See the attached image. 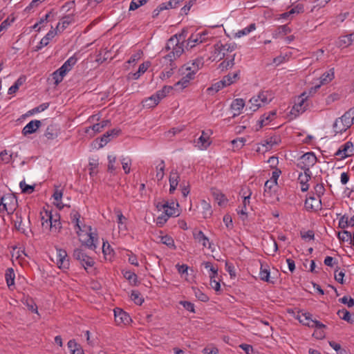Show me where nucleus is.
<instances>
[{"label":"nucleus","instance_id":"nucleus-1","mask_svg":"<svg viewBox=\"0 0 354 354\" xmlns=\"http://www.w3.org/2000/svg\"><path fill=\"white\" fill-rule=\"evenodd\" d=\"M80 218L78 212H75L72 216V223L79 239L88 249L95 250L97 248V235L92 232L91 226L83 224Z\"/></svg>","mask_w":354,"mask_h":354},{"label":"nucleus","instance_id":"nucleus-2","mask_svg":"<svg viewBox=\"0 0 354 354\" xmlns=\"http://www.w3.org/2000/svg\"><path fill=\"white\" fill-rule=\"evenodd\" d=\"M156 206L158 211L162 212L156 218V224L159 227H162L169 217L178 216L179 215V211L177 208L178 204L174 201L171 203H169L168 201L165 202H158Z\"/></svg>","mask_w":354,"mask_h":354},{"label":"nucleus","instance_id":"nucleus-3","mask_svg":"<svg viewBox=\"0 0 354 354\" xmlns=\"http://www.w3.org/2000/svg\"><path fill=\"white\" fill-rule=\"evenodd\" d=\"M272 99V95L268 91H261L257 96L249 100V109L254 112L261 106L268 104Z\"/></svg>","mask_w":354,"mask_h":354},{"label":"nucleus","instance_id":"nucleus-4","mask_svg":"<svg viewBox=\"0 0 354 354\" xmlns=\"http://www.w3.org/2000/svg\"><path fill=\"white\" fill-rule=\"evenodd\" d=\"M214 59L221 60L227 55V53H232L236 49V44L228 43L223 44L221 41H218L214 44Z\"/></svg>","mask_w":354,"mask_h":354},{"label":"nucleus","instance_id":"nucleus-5","mask_svg":"<svg viewBox=\"0 0 354 354\" xmlns=\"http://www.w3.org/2000/svg\"><path fill=\"white\" fill-rule=\"evenodd\" d=\"M73 256L74 259L80 263V264L86 270L88 269V268H91L95 264V261L93 259L87 255L83 251V250L80 248L74 250Z\"/></svg>","mask_w":354,"mask_h":354},{"label":"nucleus","instance_id":"nucleus-6","mask_svg":"<svg viewBox=\"0 0 354 354\" xmlns=\"http://www.w3.org/2000/svg\"><path fill=\"white\" fill-rule=\"evenodd\" d=\"M297 319L300 323L308 327L316 328L317 329L326 328L324 324L317 320L313 319L312 314L310 313H304L301 315H298Z\"/></svg>","mask_w":354,"mask_h":354},{"label":"nucleus","instance_id":"nucleus-7","mask_svg":"<svg viewBox=\"0 0 354 354\" xmlns=\"http://www.w3.org/2000/svg\"><path fill=\"white\" fill-rule=\"evenodd\" d=\"M317 162V157L313 152H308L301 156L298 166L304 171H310V168Z\"/></svg>","mask_w":354,"mask_h":354},{"label":"nucleus","instance_id":"nucleus-8","mask_svg":"<svg viewBox=\"0 0 354 354\" xmlns=\"http://www.w3.org/2000/svg\"><path fill=\"white\" fill-rule=\"evenodd\" d=\"M15 218H12L14 225L16 230L19 232L28 236L29 234H31V230L30 229V221L23 222L21 214L19 212H16L14 214Z\"/></svg>","mask_w":354,"mask_h":354},{"label":"nucleus","instance_id":"nucleus-9","mask_svg":"<svg viewBox=\"0 0 354 354\" xmlns=\"http://www.w3.org/2000/svg\"><path fill=\"white\" fill-rule=\"evenodd\" d=\"M203 59L202 57H198L183 66L180 70L183 74L185 71H187L192 73L193 75H194L196 73L203 67Z\"/></svg>","mask_w":354,"mask_h":354},{"label":"nucleus","instance_id":"nucleus-10","mask_svg":"<svg viewBox=\"0 0 354 354\" xmlns=\"http://www.w3.org/2000/svg\"><path fill=\"white\" fill-rule=\"evenodd\" d=\"M114 316L115 322L117 325H127L131 322V319L129 314L119 308H115L114 309Z\"/></svg>","mask_w":354,"mask_h":354},{"label":"nucleus","instance_id":"nucleus-11","mask_svg":"<svg viewBox=\"0 0 354 354\" xmlns=\"http://www.w3.org/2000/svg\"><path fill=\"white\" fill-rule=\"evenodd\" d=\"M353 152V145L351 142L348 141L339 147V149L335 152V156H339L340 159H344L351 156Z\"/></svg>","mask_w":354,"mask_h":354},{"label":"nucleus","instance_id":"nucleus-12","mask_svg":"<svg viewBox=\"0 0 354 354\" xmlns=\"http://www.w3.org/2000/svg\"><path fill=\"white\" fill-rule=\"evenodd\" d=\"M45 225V230H48L52 234H57L62 228L59 216L57 214H54L49 223H46Z\"/></svg>","mask_w":354,"mask_h":354},{"label":"nucleus","instance_id":"nucleus-13","mask_svg":"<svg viewBox=\"0 0 354 354\" xmlns=\"http://www.w3.org/2000/svg\"><path fill=\"white\" fill-rule=\"evenodd\" d=\"M66 250L57 249V264L59 268L67 269L69 266V260Z\"/></svg>","mask_w":354,"mask_h":354},{"label":"nucleus","instance_id":"nucleus-14","mask_svg":"<svg viewBox=\"0 0 354 354\" xmlns=\"http://www.w3.org/2000/svg\"><path fill=\"white\" fill-rule=\"evenodd\" d=\"M193 236L196 241L202 243L203 248H211L212 243L201 230H197L195 229L193 231Z\"/></svg>","mask_w":354,"mask_h":354},{"label":"nucleus","instance_id":"nucleus-15","mask_svg":"<svg viewBox=\"0 0 354 354\" xmlns=\"http://www.w3.org/2000/svg\"><path fill=\"white\" fill-rule=\"evenodd\" d=\"M41 122L40 120H35L28 122L23 129L22 133L26 136L28 134L33 133L41 127Z\"/></svg>","mask_w":354,"mask_h":354},{"label":"nucleus","instance_id":"nucleus-16","mask_svg":"<svg viewBox=\"0 0 354 354\" xmlns=\"http://www.w3.org/2000/svg\"><path fill=\"white\" fill-rule=\"evenodd\" d=\"M75 21L74 14H68L67 15L64 16L58 23L57 26V30L58 31H63L65 28L68 27V25L73 23Z\"/></svg>","mask_w":354,"mask_h":354},{"label":"nucleus","instance_id":"nucleus-17","mask_svg":"<svg viewBox=\"0 0 354 354\" xmlns=\"http://www.w3.org/2000/svg\"><path fill=\"white\" fill-rule=\"evenodd\" d=\"M311 178V171L307 172L304 171V174H300L298 177V181L301 185L300 188L302 192H306L308 189L309 185L308 182Z\"/></svg>","mask_w":354,"mask_h":354},{"label":"nucleus","instance_id":"nucleus-18","mask_svg":"<svg viewBox=\"0 0 354 354\" xmlns=\"http://www.w3.org/2000/svg\"><path fill=\"white\" fill-rule=\"evenodd\" d=\"M244 106L245 102L243 99L237 98L234 100L230 106L231 109L233 111L232 118L239 115Z\"/></svg>","mask_w":354,"mask_h":354},{"label":"nucleus","instance_id":"nucleus-19","mask_svg":"<svg viewBox=\"0 0 354 354\" xmlns=\"http://www.w3.org/2000/svg\"><path fill=\"white\" fill-rule=\"evenodd\" d=\"M4 201L0 202V214L2 210H6L8 214H13L18 206V201H10V203H4Z\"/></svg>","mask_w":354,"mask_h":354},{"label":"nucleus","instance_id":"nucleus-20","mask_svg":"<svg viewBox=\"0 0 354 354\" xmlns=\"http://www.w3.org/2000/svg\"><path fill=\"white\" fill-rule=\"evenodd\" d=\"M322 201H305L304 207L307 211L318 212L322 209Z\"/></svg>","mask_w":354,"mask_h":354},{"label":"nucleus","instance_id":"nucleus-21","mask_svg":"<svg viewBox=\"0 0 354 354\" xmlns=\"http://www.w3.org/2000/svg\"><path fill=\"white\" fill-rule=\"evenodd\" d=\"M205 33L192 34L187 41V46L193 48L196 44L202 43L205 40Z\"/></svg>","mask_w":354,"mask_h":354},{"label":"nucleus","instance_id":"nucleus-22","mask_svg":"<svg viewBox=\"0 0 354 354\" xmlns=\"http://www.w3.org/2000/svg\"><path fill=\"white\" fill-rule=\"evenodd\" d=\"M187 30L183 29L180 34L176 35L169 39L167 44V48L170 49V46H174L176 41L183 43L187 37Z\"/></svg>","mask_w":354,"mask_h":354},{"label":"nucleus","instance_id":"nucleus-23","mask_svg":"<svg viewBox=\"0 0 354 354\" xmlns=\"http://www.w3.org/2000/svg\"><path fill=\"white\" fill-rule=\"evenodd\" d=\"M350 127L349 122L346 123V125L343 124L342 120L336 119L333 124V131L335 136L337 133H342L346 131Z\"/></svg>","mask_w":354,"mask_h":354},{"label":"nucleus","instance_id":"nucleus-24","mask_svg":"<svg viewBox=\"0 0 354 354\" xmlns=\"http://www.w3.org/2000/svg\"><path fill=\"white\" fill-rule=\"evenodd\" d=\"M59 129L55 124H50L48 126L44 136L48 140H53L58 136Z\"/></svg>","mask_w":354,"mask_h":354},{"label":"nucleus","instance_id":"nucleus-25","mask_svg":"<svg viewBox=\"0 0 354 354\" xmlns=\"http://www.w3.org/2000/svg\"><path fill=\"white\" fill-rule=\"evenodd\" d=\"M53 215L54 214H52V211L49 210L48 209L44 208L40 212V218L41 221V225H42L43 229L45 230V228H46L45 224L49 223L50 220H52V217L53 216Z\"/></svg>","mask_w":354,"mask_h":354},{"label":"nucleus","instance_id":"nucleus-26","mask_svg":"<svg viewBox=\"0 0 354 354\" xmlns=\"http://www.w3.org/2000/svg\"><path fill=\"white\" fill-rule=\"evenodd\" d=\"M250 205V201H243V205L236 209L237 214L240 219L245 221L248 218V205Z\"/></svg>","mask_w":354,"mask_h":354},{"label":"nucleus","instance_id":"nucleus-27","mask_svg":"<svg viewBox=\"0 0 354 354\" xmlns=\"http://www.w3.org/2000/svg\"><path fill=\"white\" fill-rule=\"evenodd\" d=\"M194 76L192 73H187L184 77H183L178 82H177L174 84V88H177L178 86H181L182 88H186L190 80L194 79Z\"/></svg>","mask_w":354,"mask_h":354},{"label":"nucleus","instance_id":"nucleus-28","mask_svg":"<svg viewBox=\"0 0 354 354\" xmlns=\"http://www.w3.org/2000/svg\"><path fill=\"white\" fill-rule=\"evenodd\" d=\"M120 130H117L115 129H112L111 131H107L106 133H104L102 137L101 138V147L105 145L111 140V137L113 138L116 136H118L120 133Z\"/></svg>","mask_w":354,"mask_h":354},{"label":"nucleus","instance_id":"nucleus-29","mask_svg":"<svg viewBox=\"0 0 354 354\" xmlns=\"http://www.w3.org/2000/svg\"><path fill=\"white\" fill-rule=\"evenodd\" d=\"M239 79V71H236L225 75L222 80L227 86L236 82Z\"/></svg>","mask_w":354,"mask_h":354},{"label":"nucleus","instance_id":"nucleus-30","mask_svg":"<svg viewBox=\"0 0 354 354\" xmlns=\"http://www.w3.org/2000/svg\"><path fill=\"white\" fill-rule=\"evenodd\" d=\"M337 314L342 319H344L350 324L354 323V314L352 315L346 309L343 308L342 310H339Z\"/></svg>","mask_w":354,"mask_h":354},{"label":"nucleus","instance_id":"nucleus-31","mask_svg":"<svg viewBox=\"0 0 354 354\" xmlns=\"http://www.w3.org/2000/svg\"><path fill=\"white\" fill-rule=\"evenodd\" d=\"M334 78V69L331 68L329 71L324 73L321 77L319 80V84L324 85L331 82Z\"/></svg>","mask_w":354,"mask_h":354},{"label":"nucleus","instance_id":"nucleus-32","mask_svg":"<svg viewBox=\"0 0 354 354\" xmlns=\"http://www.w3.org/2000/svg\"><path fill=\"white\" fill-rule=\"evenodd\" d=\"M227 86L223 80L216 82L212 86L207 89V92L209 95H214L223 88Z\"/></svg>","mask_w":354,"mask_h":354},{"label":"nucleus","instance_id":"nucleus-33","mask_svg":"<svg viewBox=\"0 0 354 354\" xmlns=\"http://www.w3.org/2000/svg\"><path fill=\"white\" fill-rule=\"evenodd\" d=\"M354 119V107L351 109L349 111L346 112L341 118H339L338 120H342L343 124L346 125V123H348L350 127L353 124V120Z\"/></svg>","mask_w":354,"mask_h":354},{"label":"nucleus","instance_id":"nucleus-34","mask_svg":"<svg viewBox=\"0 0 354 354\" xmlns=\"http://www.w3.org/2000/svg\"><path fill=\"white\" fill-rule=\"evenodd\" d=\"M276 115V111H270L268 113H264L259 121L260 127H263V125L268 124L270 121H272L274 117Z\"/></svg>","mask_w":354,"mask_h":354},{"label":"nucleus","instance_id":"nucleus-35","mask_svg":"<svg viewBox=\"0 0 354 354\" xmlns=\"http://www.w3.org/2000/svg\"><path fill=\"white\" fill-rule=\"evenodd\" d=\"M66 75V71H63L61 67L55 71L53 74V79L55 80V84L58 85L64 79V77Z\"/></svg>","mask_w":354,"mask_h":354},{"label":"nucleus","instance_id":"nucleus-36","mask_svg":"<svg viewBox=\"0 0 354 354\" xmlns=\"http://www.w3.org/2000/svg\"><path fill=\"white\" fill-rule=\"evenodd\" d=\"M197 144L201 149H206L210 144L208 136L202 131V135L198 138Z\"/></svg>","mask_w":354,"mask_h":354},{"label":"nucleus","instance_id":"nucleus-37","mask_svg":"<svg viewBox=\"0 0 354 354\" xmlns=\"http://www.w3.org/2000/svg\"><path fill=\"white\" fill-rule=\"evenodd\" d=\"M77 61V59L75 56H72L64 63L61 68H63V71H66V73H67L72 69Z\"/></svg>","mask_w":354,"mask_h":354},{"label":"nucleus","instance_id":"nucleus-38","mask_svg":"<svg viewBox=\"0 0 354 354\" xmlns=\"http://www.w3.org/2000/svg\"><path fill=\"white\" fill-rule=\"evenodd\" d=\"M148 66L145 64H142L140 65L138 71L136 73H129L128 75V79L137 80L140 77V75L144 73L147 70Z\"/></svg>","mask_w":354,"mask_h":354},{"label":"nucleus","instance_id":"nucleus-39","mask_svg":"<svg viewBox=\"0 0 354 354\" xmlns=\"http://www.w3.org/2000/svg\"><path fill=\"white\" fill-rule=\"evenodd\" d=\"M5 277L9 288L15 284V272L12 268H8L6 270Z\"/></svg>","mask_w":354,"mask_h":354},{"label":"nucleus","instance_id":"nucleus-40","mask_svg":"<svg viewBox=\"0 0 354 354\" xmlns=\"http://www.w3.org/2000/svg\"><path fill=\"white\" fill-rule=\"evenodd\" d=\"M180 42L176 41L174 46H170V48L172 47V52H171V53L173 54V56L174 57H180L183 54V53L184 51L183 45H182V44H180Z\"/></svg>","mask_w":354,"mask_h":354},{"label":"nucleus","instance_id":"nucleus-41","mask_svg":"<svg viewBox=\"0 0 354 354\" xmlns=\"http://www.w3.org/2000/svg\"><path fill=\"white\" fill-rule=\"evenodd\" d=\"M201 207L203 209V214L205 218L212 215V207L209 203L207 202V201H201Z\"/></svg>","mask_w":354,"mask_h":354},{"label":"nucleus","instance_id":"nucleus-42","mask_svg":"<svg viewBox=\"0 0 354 354\" xmlns=\"http://www.w3.org/2000/svg\"><path fill=\"white\" fill-rule=\"evenodd\" d=\"M305 95V93H304L300 99H299V102L295 104L293 106V109L296 110L297 112H304L306 110V106H304L306 103V98H304L303 96Z\"/></svg>","mask_w":354,"mask_h":354},{"label":"nucleus","instance_id":"nucleus-43","mask_svg":"<svg viewBox=\"0 0 354 354\" xmlns=\"http://www.w3.org/2000/svg\"><path fill=\"white\" fill-rule=\"evenodd\" d=\"M234 57H235V54H234L230 59L229 60H227V61H223V62H221L219 65V68L221 70V71H223V70H227L228 68H231L234 65Z\"/></svg>","mask_w":354,"mask_h":354},{"label":"nucleus","instance_id":"nucleus-44","mask_svg":"<svg viewBox=\"0 0 354 354\" xmlns=\"http://www.w3.org/2000/svg\"><path fill=\"white\" fill-rule=\"evenodd\" d=\"M159 102L156 100L154 95H151V97L143 100L142 104L143 106L146 108H151L156 106Z\"/></svg>","mask_w":354,"mask_h":354},{"label":"nucleus","instance_id":"nucleus-45","mask_svg":"<svg viewBox=\"0 0 354 354\" xmlns=\"http://www.w3.org/2000/svg\"><path fill=\"white\" fill-rule=\"evenodd\" d=\"M102 252L106 259H111L113 255V250L111 248L110 245L107 243V245L104 242L102 245Z\"/></svg>","mask_w":354,"mask_h":354},{"label":"nucleus","instance_id":"nucleus-46","mask_svg":"<svg viewBox=\"0 0 354 354\" xmlns=\"http://www.w3.org/2000/svg\"><path fill=\"white\" fill-rule=\"evenodd\" d=\"M131 299L137 305H141L144 301V299L142 297L140 293L136 290H132L131 294Z\"/></svg>","mask_w":354,"mask_h":354},{"label":"nucleus","instance_id":"nucleus-47","mask_svg":"<svg viewBox=\"0 0 354 354\" xmlns=\"http://www.w3.org/2000/svg\"><path fill=\"white\" fill-rule=\"evenodd\" d=\"M124 277L127 279L131 284L136 285L137 282V275L131 271H125L124 272Z\"/></svg>","mask_w":354,"mask_h":354},{"label":"nucleus","instance_id":"nucleus-48","mask_svg":"<svg viewBox=\"0 0 354 354\" xmlns=\"http://www.w3.org/2000/svg\"><path fill=\"white\" fill-rule=\"evenodd\" d=\"M203 265L206 269H209L211 273L209 274L210 278H214L218 275V269L215 268L211 262L206 261L203 263Z\"/></svg>","mask_w":354,"mask_h":354},{"label":"nucleus","instance_id":"nucleus-49","mask_svg":"<svg viewBox=\"0 0 354 354\" xmlns=\"http://www.w3.org/2000/svg\"><path fill=\"white\" fill-rule=\"evenodd\" d=\"M256 29V25L255 24H251L249 26L245 28L244 29L241 30H239L236 35L238 37H241V36H243V35H246L248 34H249L250 32H252V30H254Z\"/></svg>","mask_w":354,"mask_h":354},{"label":"nucleus","instance_id":"nucleus-50","mask_svg":"<svg viewBox=\"0 0 354 354\" xmlns=\"http://www.w3.org/2000/svg\"><path fill=\"white\" fill-rule=\"evenodd\" d=\"M164 169H165V162L163 160H161L160 162L157 166V173L156 178L158 180H160L162 179L164 176Z\"/></svg>","mask_w":354,"mask_h":354},{"label":"nucleus","instance_id":"nucleus-51","mask_svg":"<svg viewBox=\"0 0 354 354\" xmlns=\"http://www.w3.org/2000/svg\"><path fill=\"white\" fill-rule=\"evenodd\" d=\"M304 12V6L302 3H297L290 10L289 13L292 15L300 14Z\"/></svg>","mask_w":354,"mask_h":354},{"label":"nucleus","instance_id":"nucleus-52","mask_svg":"<svg viewBox=\"0 0 354 354\" xmlns=\"http://www.w3.org/2000/svg\"><path fill=\"white\" fill-rule=\"evenodd\" d=\"M280 141V138L278 136L270 137L265 140V144L263 146L267 147L268 145L272 147L274 145H277Z\"/></svg>","mask_w":354,"mask_h":354},{"label":"nucleus","instance_id":"nucleus-53","mask_svg":"<svg viewBox=\"0 0 354 354\" xmlns=\"http://www.w3.org/2000/svg\"><path fill=\"white\" fill-rule=\"evenodd\" d=\"M146 2L147 0H132L129 6V10H135Z\"/></svg>","mask_w":354,"mask_h":354},{"label":"nucleus","instance_id":"nucleus-54","mask_svg":"<svg viewBox=\"0 0 354 354\" xmlns=\"http://www.w3.org/2000/svg\"><path fill=\"white\" fill-rule=\"evenodd\" d=\"M20 188L23 193L30 194L34 191V186L28 185L24 181H21L19 183Z\"/></svg>","mask_w":354,"mask_h":354},{"label":"nucleus","instance_id":"nucleus-55","mask_svg":"<svg viewBox=\"0 0 354 354\" xmlns=\"http://www.w3.org/2000/svg\"><path fill=\"white\" fill-rule=\"evenodd\" d=\"M352 234L350 232L344 230L343 232H338L337 237L340 241H348L351 238Z\"/></svg>","mask_w":354,"mask_h":354},{"label":"nucleus","instance_id":"nucleus-56","mask_svg":"<svg viewBox=\"0 0 354 354\" xmlns=\"http://www.w3.org/2000/svg\"><path fill=\"white\" fill-rule=\"evenodd\" d=\"M161 242L163 244L167 245L168 247L175 248L174 241L169 236L165 235V236H162L161 237Z\"/></svg>","mask_w":354,"mask_h":354},{"label":"nucleus","instance_id":"nucleus-57","mask_svg":"<svg viewBox=\"0 0 354 354\" xmlns=\"http://www.w3.org/2000/svg\"><path fill=\"white\" fill-rule=\"evenodd\" d=\"M259 276L262 281L268 282L270 278V271L267 268H263V266H261Z\"/></svg>","mask_w":354,"mask_h":354},{"label":"nucleus","instance_id":"nucleus-58","mask_svg":"<svg viewBox=\"0 0 354 354\" xmlns=\"http://www.w3.org/2000/svg\"><path fill=\"white\" fill-rule=\"evenodd\" d=\"M109 160V165H108V170L111 171V173H113L115 170V162L116 161V157L115 156H108Z\"/></svg>","mask_w":354,"mask_h":354},{"label":"nucleus","instance_id":"nucleus-59","mask_svg":"<svg viewBox=\"0 0 354 354\" xmlns=\"http://www.w3.org/2000/svg\"><path fill=\"white\" fill-rule=\"evenodd\" d=\"M8 154L7 150H3L0 152V160L5 163H8L12 158V154H10L8 156H6Z\"/></svg>","mask_w":354,"mask_h":354},{"label":"nucleus","instance_id":"nucleus-60","mask_svg":"<svg viewBox=\"0 0 354 354\" xmlns=\"http://www.w3.org/2000/svg\"><path fill=\"white\" fill-rule=\"evenodd\" d=\"M325 192V188L322 184H317L315 187V193L317 198H321Z\"/></svg>","mask_w":354,"mask_h":354},{"label":"nucleus","instance_id":"nucleus-61","mask_svg":"<svg viewBox=\"0 0 354 354\" xmlns=\"http://www.w3.org/2000/svg\"><path fill=\"white\" fill-rule=\"evenodd\" d=\"M339 301L348 306V307L351 308L354 306V299L351 297H348L346 296L343 297L342 298L339 299Z\"/></svg>","mask_w":354,"mask_h":354},{"label":"nucleus","instance_id":"nucleus-62","mask_svg":"<svg viewBox=\"0 0 354 354\" xmlns=\"http://www.w3.org/2000/svg\"><path fill=\"white\" fill-rule=\"evenodd\" d=\"M223 222L228 229H232L233 228V222L232 216L229 214H225L223 217Z\"/></svg>","mask_w":354,"mask_h":354},{"label":"nucleus","instance_id":"nucleus-63","mask_svg":"<svg viewBox=\"0 0 354 354\" xmlns=\"http://www.w3.org/2000/svg\"><path fill=\"white\" fill-rule=\"evenodd\" d=\"M349 225L348 218L346 215L342 216L339 221V227L345 229Z\"/></svg>","mask_w":354,"mask_h":354},{"label":"nucleus","instance_id":"nucleus-64","mask_svg":"<svg viewBox=\"0 0 354 354\" xmlns=\"http://www.w3.org/2000/svg\"><path fill=\"white\" fill-rule=\"evenodd\" d=\"M239 347L241 348L246 354H254L253 347L250 344H242Z\"/></svg>","mask_w":354,"mask_h":354}]
</instances>
